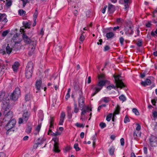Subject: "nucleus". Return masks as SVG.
<instances>
[{
  "mask_svg": "<svg viewBox=\"0 0 157 157\" xmlns=\"http://www.w3.org/2000/svg\"><path fill=\"white\" fill-rule=\"evenodd\" d=\"M5 92L4 91H0V102L2 101V107L3 111V114L6 118L8 116L10 118L12 117V112L9 109V99L4 97L5 95Z\"/></svg>",
  "mask_w": 157,
  "mask_h": 157,
  "instance_id": "nucleus-1",
  "label": "nucleus"
},
{
  "mask_svg": "<svg viewBox=\"0 0 157 157\" xmlns=\"http://www.w3.org/2000/svg\"><path fill=\"white\" fill-rule=\"evenodd\" d=\"M11 115L12 117L11 118H10L9 116H8L6 118V117L4 116V119L6 120L8 118L10 119L5 127V129L7 130V131L6 132V134L7 135H9V132H10L12 131L14 132L17 130V128L15 129L14 128V126L16 123V120L14 119H11L13 117L12 113Z\"/></svg>",
  "mask_w": 157,
  "mask_h": 157,
  "instance_id": "nucleus-2",
  "label": "nucleus"
},
{
  "mask_svg": "<svg viewBox=\"0 0 157 157\" xmlns=\"http://www.w3.org/2000/svg\"><path fill=\"white\" fill-rule=\"evenodd\" d=\"M107 82L106 80H100L98 83L95 85H93L91 86L92 89L94 91L92 94V96H94L98 92L102 89L103 87L105 85Z\"/></svg>",
  "mask_w": 157,
  "mask_h": 157,
  "instance_id": "nucleus-3",
  "label": "nucleus"
},
{
  "mask_svg": "<svg viewBox=\"0 0 157 157\" xmlns=\"http://www.w3.org/2000/svg\"><path fill=\"white\" fill-rule=\"evenodd\" d=\"M22 38L24 43L27 44H30L33 46L32 49H34L36 45V41L32 40L29 37L26 33H23L22 34Z\"/></svg>",
  "mask_w": 157,
  "mask_h": 157,
  "instance_id": "nucleus-4",
  "label": "nucleus"
},
{
  "mask_svg": "<svg viewBox=\"0 0 157 157\" xmlns=\"http://www.w3.org/2000/svg\"><path fill=\"white\" fill-rule=\"evenodd\" d=\"M30 116V113L27 110L23 111L22 117L19 119L18 123L21 124L23 123V121L26 122Z\"/></svg>",
  "mask_w": 157,
  "mask_h": 157,
  "instance_id": "nucleus-5",
  "label": "nucleus"
},
{
  "mask_svg": "<svg viewBox=\"0 0 157 157\" xmlns=\"http://www.w3.org/2000/svg\"><path fill=\"white\" fill-rule=\"evenodd\" d=\"M21 94V91L19 87L16 88L10 95V99L13 101L17 100Z\"/></svg>",
  "mask_w": 157,
  "mask_h": 157,
  "instance_id": "nucleus-6",
  "label": "nucleus"
},
{
  "mask_svg": "<svg viewBox=\"0 0 157 157\" xmlns=\"http://www.w3.org/2000/svg\"><path fill=\"white\" fill-rule=\"evenodd\" d=\"M121 77L120 75H117L114 77V79L116 86L118 87L121 88L124 87L125 85L123 82L120 79Z\"/></svg>",
  "mask_w": 157,
  "mask_h": 157,
  "instance_id": "nucleus-7",
  "label": "nucleus"
},
{
  "mask_svg": "<svg viewBox=\"0 0 157 157\" xmlns=\"http://www.w3.org/2000/svg\"><path fill=\"white\" fill-rule=\"evenodd\" d=\"M54 136V137H53L52 139V140L54 142L53 150L56 152H59L60 151V150L59 148L58 143V139L56 136Z\"/></svg>",
  "mask_w": 157,
  "mask_h": 157,
  "instance_id": "nucleus-8",
  "label": "nucleus"
},
{
  "mask_svg": "<svg viewBox=\"0 0 157 157\" xmlns=\"http://www.w3.org/2000/svg\"><path fill=\"white\" fill-rule=\"evenodd\" d=\"M151 147H155L157 145V137L154 136H151L149 140Z\"/></svg>",
  "mask_w": 157,
  "mask_h": 157,
  "instance_id": "nucleus-9",
  "label": "nucleus"
},
{
  "mask_svg": "<svg viewBox=\"0 0 157 157\" xmlns=\"http://www.w3.org/2000/svg\"><path fill=\"white\" fill-rule=\"evenodd\" d=\"M33 63L32 61L28 62L26 66L25 70L33 72Z\"/></svg>",
  "mask_w": 157,
  "mask_h": 157,
  "instance_id": "nucleus-10",
  "label": "nucleus"
},
{
  "mask_svg": "<svg viewBox=\"0 0 157 157\" xmlns=\"http://www.w3.org/2000/svg\"><path fill=\"white\" fill-rule=\"evenodd\" d=\"M85 99V97L78 98V105L80 108L84 107Z\"/></svg>",
  "mask_w": 157,
  "mask_h": 157,
  "instance_id": "nucleus-11",
  "label": "nucleus"
},
{
  "mask_svg": "<svg viewBox=\"0 0 157 157\" xmlns=\"http://www.w3.org/2000/svg\"><path fill=\"white\" fill-rule=\"evenodd\" d=\"M115 10V6H114L109 4L108 6V12L110 14H112L114 12Z\"/></svg>",
  "mask_w": 157,
  "mask_h": 157,
  "instance_id": "nucleus-12",
  "label": "nucleus"
},
{
  "mask_svg": "<svg viewBox=\"0 0 157 157\" xmlns=\"http://www.w3.org/2000/svg\"><path fill=\"white\" fill-rule=\"evenodd\" d=\"M81 108V110L82 111L81 113V115H84L86 112H89L92 111L91 108L88 106L84 108V107Z\"/></svg>",
  "mask_w": 157,
  "mask_h": 157,
  "instance_id": "nucleus-13",
  "label": "nucleus"
},
{
  "mask_svg": "<svg viewBox=\"0 0 157 157\" xmlns=\"http://www.w3.org/2000/svg\"><path fill=\"white\" fill-rule=\"evenodd\" d=\"M20 64L18 61L15 62L12 66V68L15 72H17L18 70Z\"/></svg>",
  "mask_w": 157,
  "mask_h": 157,
  "instance_id": "nucleus-14",
  "label": "nucleus"
},
{
  "mask_svg": "<svg viewBox=\"0 0 157 157\" xmlns=\"http://www.w3.org/2000/svg\"><path fill=\"white\" fill-rule=\"evenodd\" d=\"M15 44L13 46L12 49L15 51H17L19 50L20 48V41H17L15 42Z\"/></svg>",
  "mask_w": 157,
  "mask_h": 157,
  "instance_id": "nucleus-15",
  "label": "nucleus"
},
{
  "mask_svg": "<svg viewBox=\"0 0 157 157\" xmlns=\"http://www.w3.org/2000/svg\"><path fill=\"white\" fill-rule=\"evenodd\" d=\"M7 21L6 14L5 13H0V22L3 21L4 22L6 23Z\"/></svg>",
  "mask_w": 157,
  "mask_h": 157,
  "instance_id": "nucleus-16",
  "label": "nucleus"
},
{
  "mask_svg": "<svg viewBox=\"0 0 157 157\" xmlns=\"http://www.w3.org/2000/svg\"><path fill=\"white\" fill-rule=\"evenodd\" d=\"M151 83V80L149 79H146L144 81H142L141 82V85L144 86H146L150 85Z\"/></svg>",
  "mask_w": 157,
  "mask_h": 157,
  "instance_id": "nucleus-17",
  "label": "nucleus"
},
{
  "mask_svg": "<svg viewBox=\"0 0 157 157\" xmlns=\"http://www.w3.org/2000/svg\"><path fill=\"white\" fill-rule=\"evenodd\" d=\"M122 0H120V2H121V4H123ZM124 1V9L125 10H127V9H128L129 8V0H123Z\"/></svg>",
  "mask_w": 157,
  "mask_h": 157,
  "instance_id": "nucleus-18",
  "label": "nucleus"
},
{
  "mask_svg": "<svg viewBox=\"0 0 157 157\" xmlns=\"http://www.w3.org/2000/svg\"><path fill=\"white\" fill-rule=\"evenodd\" d=\"M61 133L59 132L58 131H56L55 133L53 132L51 128H49V130L48 132V134L49 135L53 136H57L58 135H60Z\"/></svg>",
  "mask_w": 157,
  "mask_h": 157,
  "instance_id": "nucleus-19",
  "label": "nucleus"
},
{
  "mask_svg": "<svg viewBox=\"0 0 157 157\" xmlns=\"http://www.w3.org/2000/svg\"><path fill=\"white\" fill-rule=\"evenodd\" d=\"M54 118L52 117H50V119L49 121V128L51 129V128H54Z\"/></svg>",
  "mask_w": 157,
  "mask_h": 157,
  "instance_id": "nucleus-20",
  "label": "nucleus"
},
{
  "mask_svg": "<svg viewBox=\"0 0 157 157\" xmlns=\"http://www.w3.org/2000/svg\"><path fill=\"white\" fill-rule=\"evenodd\" d=\"M141 132L139 131L135 130L133 132V136L135 139L141 136Z\"/></svg>",
  "mask_w": 157,
  "mask_h": 157,
  "instance_id": "nucleus-21",
  "label": "nucleus"
},
{
  "mask_svg": "<svg viewBox=\"0 0 157 157\" xmlns=\"http://www.w3.org/2000/svg\"><path fill=\"white\" fill-rule=\"evenodd\" d=\"M25 74L26 77L28 79L31 78L32 76L33 72L25 70Z\"/></svg>",
  "mask_w": 157,
  "mask_h": 157,
  "instance_id": "nucleus-22",
  "label": "nucleus"
},
{
  "mask_svg": "<svg viewBox=\"0 0 157 157\" xmlns=\"http://www.w3.org/2000/svg\"><path fill=\"white\" fill-rule=\"evenodd\" d=\"M114 36V33L112 32H109L108 33H107L105 35L107 39H109L113 37Z\"/></svg>",
  "mask_w": 157,
  "mask_h": 157,
  "instance_id": "nucleus-23",
  "label": "nucleus"
},
{
  "mask_svg": "<svg viewBox=\"0 0 157 157\" xmlns=\"http://www.w3.org/2000/svg\"><path fill=\"white\" fill-rule=\"evenodd\" d=\"M42 83V81L41 80H37L36 83V86L37 89L39 90L40 89Z\"/></svg>",
  "mask_w": 157,
  "mask_h": 157,
  "instance_id": "nucleus-24",
  "label": "nucleus"
},
{
  "mask_svg": "<svg viewBox=\"0 0 157 157\" xmlns=\"http://www.w3.org/2000/svg\"><path fill=\"white\" fill-rule=\"evenodd\" d=\"M111 98L109 97H105L102 98L101 101L105 103H108L110 100Z\"/></svg>",
  "mask_w": 157,
  "mask_h": 157,
  "instance_id": "nucleus-25",
  "label": "nucleus"
},
{
  "mask_svg": "<svg viewBox=\"0 0 157 157\" xmlns=\"http://www.w3.org/2000/svg\"><path fill=\"white\" fill-rule=\"evenodd\" d=\"M115 148L114 146H112L109 149V153L111 155H113L114 154V152L115 151Z\"/></svg>",
  "mask_w": 157,
  "mask_h": 157,
  "instance_id": "nucleus-26",
  "label": "nucleus"
},
{
  "mask_svg": "<svg viewBox=\"0 0 157 157\" xmlns=\"http://www.w3.org/2000/svg\"><path fill=\"white\" fill-rule=\"evenodd\" d=\"M22 24L25 28H30V24L27 21H23Z\"/></svg>",
  "mask_w": 157,
  "mask_h": 157,
  "instance_id": "nucleus-27",
  "label": "nucleus"
},
{
  "mask_svg": "<svg viewBox=\"0 0 157 157\" xmlns=\"http://www.w3.org/2000/svg\"><path fill=\"white\" fill-rule=\"evenodd\" d=\"M6 5L7 7H9L12 5V2L11 0H6Z\"/></svg>",
  "mask_w": 157,
  "mask_h": 157,
  "instance_id": "nucleus-28",
  "label": "nucleus"
},
{
  "mask_svg": "<svg viewBox=\"0 0 157 157\" xmlns=\"http://www.w3.org/2000/svg\"><path fill=\"white\" fill-rule=\"evenodd\" d=\"M6 50L7 53L9 54H10L12 50H13L12 49V48H11L9 46L8 44L7 46L6 47Z\"/></svg>",
  "mask_w": 157,
  "mask_h": 157,
  "instance_id": "nucleus-29",
  "label": "nucleus"
},
{
  "mask_svg": "<svg viewBox=\"0 0 157 157\" xmlns=\"http://www.w3.org/2000/svg\"><path fill=\"white\" fill-rule=\"evenodd\" d=\"M38 116L41 121L43 120L44 114L42 112L40 111L38 113Z\"/></svg>",
  "mask_w": 157,
  "mask_h": 157,
  "instance_id": "nucleus-30",
  "label": "nucleus"
},
{
  "mask_svg": "<svg viewBox=\"0 0 157 157\" xmlns=\"http://www.w3.org/2000/svg\"><path fill=\"white\" fill-rule=\"evenodd\" d=\"M120 110V107L119 105H117L116 108V110L115 111V114H118L119 113Z\"/></svg>",
  "mask_w": 157,
  "mask_h": 157,
  "instance_id": "nucleus-31",
  "label": "nucleus"
},
{
  "mask_svg": "<svg viewBox=\"0 0 157 157\" xmlns=\"http://www.w3.org/2000/svg\"><path fill=\"white\" fill-rule=\"evenodd\" d=\"M32 129V128L31 126L28 125H27V127L26 129L25 132L27 133H29L31 132Z\"/></svg>",
  "mask_w": 157,
  "mask_h": 157,
  "instance_id": "nucleus-32",
  "label": "nucleus"
},
{
  "mask_svg": "<svg viewBox=\"0 0 157 157\" xmlns=\"http://www.w3.org/2000/svg\"><path fill=\"white\" fill-rule=\"evenodd\" d=\"M74 112L75 113H77L79 111V109L77 107V104L76 103L74 104Z\"/></svg>",
  "mask_w": 157,
  "mask_h": 157,
  "instance_id": "nucleus-33",
  "label": "nucleus"
},
{
  "mask_svg": "<svg viewBox=\"0 0 157 157\" xmlns=\"http://www.w3.org/2000/svg\"><path fill=\"white\" fill-rule=\"evenodd\" d=\"M143 41L142 39H139L138 42L136 43L137 46L139 47H140L142 46Z\"/></svg>",
  "mask_w": 157,
  "mask_h": 157,
  "instance_id": "nucleus-34",
  "label": "nucleus"
},
{
  "mask_svg": "<svg viewBox=\"0 0 157 157\" xmlns=\"http://www.w3.org/2000/svg\"><path fill=\"white\" fill-rule=\"evenodd\" d=\"M46 139H44V138H38L37 140V142H40V143H39L40 144V145H41L42 144H43L44 142L45 141Z\"/></svg>",
  "mask_w": 157,
  "mask_h": 157,
  "instance_id": "nucleus-35",
  "label": "nucleus"
},
{
  "mask_svg": "<svg viewBox=\"0 0 157 157\" xmlns=\"http://www.w3.org/2000/svg\"><path fill=\"white\" fill-rule=\"evenodd\" d=\"M26 12L23 10H18V13L21 16H24Z\"/></svg>",
  "mask_w": 157,
  "mask_h": 157,
  "instance_id": "nucleus-36",
  "label": "nucleus"
},
{
  "mask_svg": "<svg viewBox=\"0 0 157 157\" xmlns=\"http://www.w3.org/2000/svg\"><path fill=\"white\" fill-rule=\"evenodd\" d=\"M119 98L120 100L122 101H124L126 100V98L124 95L123 94L120 96L119 97Z\"/></svg>",
  "mask_w": 157,
  "mask_h": 157,
  "instance_id": "nucleus-37",
  "label": "nucleus"
},
{
  "mask_svg": "<svg viewBox=\"0 0 157 157\" xmlns=\"http://www.w3.org/2000/svg\"><path fill=\"white\" fill-rule=\"evenodd\" d=\"M74 147L76 151H78L80 150L81 149L78 147V144L77 143L75 144L74 146Z\"/></svg>",
  "mask_w": 157,
  "mask_h": 157,
  "instance_id": "nucleus-38",
  "label": "nucleus"
},
{
  "mask_svg": "<svg viewBox=\"0 0 157 157\" xmlns=\"http://www.w3.org/2000/svg\"><path fill=\"white\" fill-rule=\"evenodd\" d=\"M71 90V89L70 88L68 89L67 93V94L65 98V99H66L67 100L68 99V98H70V92Z\"/></svg>",
  "mask_w": 157,
  "mask_h": 157,
  "instance_id": "nucleus-39",
  "label": "nucleus"
},
{
  "mask_svg": "<svg viewBox=\"0 0 157 157\" xmlns=\"http://www.w3.org/2000/svg\"><path fill=\"white\" fill-rule=\"evenodd\" d=\"M30 94H28L25 96V100L26 101H29L30 99Z\"/></svg>",
  "mask_w": 157,
  "mask_h": 157,
  "instance_id": "nucleus-40",
  "label": "nucleus"
},
{
  "mask_svg": "<svg viewBox=\"0 0 157 157\" xmlns=\"http://www.w3.org/2000/svg\"><path fill=\"white\" fill-rule=\"evenodd\" d=\"M132 112L134 113L136 115H138L139 114V113L137 109L135 108L133 109Z\"/></svg>",
  "mask_w": 157,
  "mask_h": 157,
  "instance_id": "nucleus-41",
  "label": "nucleus"
},
{
  "mask_svg": "<svg viewBox=\"0 0 157 157\" xmlns=\"http://www.w3.org/2000/svg\"><path fill=\"white\" fill-rule=\"evenodd\" d=\"M99 126L101 128H103L106 126V124L103 122H101Z\"/></svg>",
  "mask_w": 157,
  "mask_h": 157,
  "instance_id": "nucleus-42",
  "label": "nucleus"
},
{
  "mask_svg": "<svg viewBox=\"0 0 157 157\" xmlns=\"http://www.w3.org/2000/svg\"><path fill=\"white\" fill-rule=\"evenodd\" d=\"M83 33H84L83 32H82L81 35V36H80V38H79L80 40V41H81V42H82L84 40V39H85L84 36L82 35V34Z\"/></svg>",
  "mask_w": 157,
  "mask_h": 157,
  "instance_id": "nucleus-43",
  "label": "nucleus"
},
{
  "mask_svg": "<svg viewBox=\"0 0 157 157\" xmlns=\"http://www.w3.org/2000/svg\"><path fill=\"white\" fill-rule=\"evenodd\" d=\"M152 116L154 119L157 118V111H154L152 112Z\"/></svg>",
  "mask_w": 157,
  "mask_h": 157,
  "instance_id": "nucleus-44",
  "label": "nucleus"
},
{
  "mask_svg": "<svg viewBox=\"0 0 157 157\" xmlns=\"http://www.w3.org/2000/svg\"><path fill=\"white\" fill-rule=\"evenodd\" d=\"M79 97L78 98L84 97L83 95V93L82 90H80L78 91Z\"/></svg>",
  "mask_w": 157,
  "mask_h": 157,
  "instance_id": "nucleus-45",
  "label": "nucleus"
},
{
  "mask_svg": "<svg viewBox=\"0 0 157 157\" xmlns=\"http://www.w3.org/2000/svg\"><path fill=\"white\" fill-rule=\"evenodd\" d=\"M75 125L78 127H82L83 128L84 127V125L83 124L77 123Z\"/></svg>",
  "mask_w": 157,
  "mask_h": 157,
  "instance_id": "nucleus-46",
  "label": "nucleus"
},
{
  "mask_svg": "<svg viewBox=\"0 0 157 157\" xmlns=\"http://www.w3.org/2000/svg\"><path fill=\"white\" fill-rule=\"evenodd\" d=\"M65 117V114L64 112H62L61 114L60 119L64 120Z\"/></svg>",
  "mask_w": 157,
  "mask_h": 157,
  "instance_id": "nucleus-47",
  "label": "nucleus"
},
{
  "mask_svg": "<svg viewBox=\"0 0 157 157\" xmlns=\"http://www.w3.org/2000/svg\"><path fill=\"white\" fill-rule=\"evenodd\" d=\"M130 121V120L127 116H126L124 119V122L125 123H127L128 122H129Z\"/></svg>",
  "mask_w": 157,
  "mask_h": 157,
  "instance_id": "nucleus-48",
  "label": "nucleus"
},
{
  "mask_svg": "<svg viewBox=\"0 0 157 157\" xmlns=\"http://www.w3.org/2000/svg\"><path fill=\"white\" fill-rule=\"evenodd\" d=\"M124 31L125 34L128 36H130V29H125Z\"/></svg>",
  "mask_w": 157,
  "mask_h": 157,
  "instance_id": "nucleus-49",
  "label": "nucleus"
},
{
  "mask_svg": "<svg viewBox=\"0 0 157 157\" xmlns=\"http://www.w3.org/2000/svg\"><path fill=\"white\" fill-rule=\"evenodd\" d=\"M112 114L111 113V114H110L109 115H108L106 117V120L108 121H110L111 119V117H112Z\"/></svg>",
  "mask_w": 157,
  "mask_h": 157,
  "instance_id": "nucleus-50",
  "label": "nucleus"
},
{
  "mask_svg": "<svg viewBox=\"0 0 157 157\" xmlns=\"http://www.w3.org/2000/svg\"><path fill=\"white\" fill-rule=\"evenodd\" d=\"M136 125L137 126L136 129V130L140 131L141 129V126L138 123L136 124Z\"/></svg>",
  "mask_w": 157,
  "mask_h": 157,
  "instance_id": "nucleus-51",
  "label": "nucleus"
},
{
  "mask_svg": "<svg viewBox=\"0 0 157 157\" xmlns=\"http://www.w3.org/2000/svg\"><path fill=\"white\" fill-rule=\"evenodd\" d=\"M23 2V6L24 7L28 2V0H21Z\"/></svg>",
  "mask_w": 157,
  "mask_h": 157,
  "instance_id": "nucleus-52",
  "label": "nucleus"
},
{
  "mask_svg": "<svg viewBox=\"0 0 157 157\" xmlns=\"http://www.w3.org/2000/svg\"><path fill=\"white\" fill-rule=\"evenodd\" d=\"M119 41L121 45H123V42L124 41V39L122 37H121L119 38Z\"/></svg>",
  "mask_w": 157,
  "mask_h": 157,
  "instance_id": "nucleus-53",
  "label": "nucleus"
},
{
  "mask_svg": "<svg viewBox=\"0 0 157 157\" xmlns=\"http://www.w3.org/2000/svg\"><path fill=\"white\" fill-rule=\"evenodd\" d=\"M110 47L108 45H106L104 47V51L105 52L107 51L110 49Z\"/></svg>",
  "mask_w": 157,
  "mask_h": 157,
  "instance_id": "nucleus-54",
  "label": "nucleus"
},
{
  "mask_svg": "<svg viewBox=\"0 0 157 157\" xmlns=\"http://www.w3.org/2000/svg\"><path fill=\"white\" fill-rule=\"evenodd\" d=\"M39 143H40V142L39 141L35 144L33 145V148L35 149H36L40 145V144Z\"/></svg>",
  "mask_w": 157,
  "mask_h": 157,
  "instance_id": "nucleus-55",
  "label": "nucleus"
},
{
  "mask_svg": "<svg viewBox=\"0 0 157 157\" xmlns=\"http://www.w3.org/2000/svg\"><path fill=\"white\" fill-rule=\"evenodd\" d=\"M72 117V114L71 112H67V117L69 119H71Z\"/></svg>",
  "mask_w": 157,
  "mask_h": 157,
  "instance_id": "nucleus-56",
  "label": "nucleus"
},
{
  "mask_svg": "<svg viewBox=\"0 0 157 157\" xmlns=\"http://www.w3.org/2000/svg\"><path fill=\"white\" fill-rule=\"evenodd\" d=\"M8 33V30L4 31L3 32V33L2 34V36H5L7 35Z\"/></svg>",
  "mask_w": 157,
  "mask_h": 157,
  "instance_id": "nucleus-57",
  "label": "nucleus"
},
{
  "mask_svg": "<svg viewBox=\"0 0 157 157\" xmlns=\"http://www.w3.org/2000/svg\"><path fill=\"white\" fill-rule=\"evenodd\" d=\"M120 142L121 145L122 146H124V140L123 138H121L120 139Z\"/></svg>",
  "mask_w": 157,
  "mask_h": 157,
  "instance_id": "nucleus-58",
  "label": "nucleus"
},
{
  "mask_svg": "<svg viewBox=\"0 0 157 157\" xmlns=\"http://www.w3.org/2000/svg\"><path fill=\"white\" fill-rule=\"evenodd\" d=\"M41 126V125H38L35 129L36 131L39 132L40 130Z\"/></svg>",
  "mask_w": 157,
  "mask_h": 157,
  "instance_id": "nucleus-59",
  "label": "nucleus"
},
{
  "mask_svg": "<svg viewBox=\"0 0 157 157\" xmlns=\"http://www.w3.org/2000/svg\"><path fill=\"white\" fill-rule=\"evenodd\" d=\"M37 8L36 10V11L35 12L34 15L35 16V17H34V18L35 19V20H36V18H37V15H38V12L37 10Z\"/></svg>",
  "mask_w": 157,
  "mask_h": 157,
  "instance_id": "nucleus-60",
  "label": "nucleus"
},
{
  "mask_svg": "<svg viewBox=\"0 0 157 157\" xmlns=\"http://www.w3.org/2000/svg\"><path fill=\"white\" fill-rule=\"evenodd\" d=\"M107 7V5L105 6L101 10V12L103 13H104L105 12L106 9Z\"/></svg>",
  "mask_w": 157,
  "mask_h": 157,
  "instance_id": "nucleus-61",
  "label": "nucleus"
},
{
  "mask_svg": "<svg viewBox=\"0 0 157 157\" xmlns=\"http://www.w3.org/2000/svg\"><path fill=\"white\" fill-rule=\"evenodd\" d=\"M140 76V78H144L145 76V74L144 73H141Z\"/></svg>",
  "mask_w": 157,
  "mask_h": 157,
  "instance_id": "nucleus-62",
  "label": "nucleus"
},
{
  "mask_svg": "<svg viewBox=\"0 0 157 157\" xmlns=\"http://www.w3.org/2000/svg\"><path fill=\"white\" fill-rule=\"evenodd\" d=\"M64 120L63 119H60V121L59 122V125H62L63 124Z\"/></svg>",
  "mask_w": 157,
  "mask_h": 157,
  "instance_id": "nucleus-63",
  "label": "nucleus"
},
{
  "mask_svg": "<svg viewBox=\"0 0 157 157\" xmlns=\"http://www.w3.org/2000/svg\"><path fill=\"white\" fill-rule=\"evenodd\" d=\"M6 155L3 152H0V157H6Z\"/></svg>",
  "mask_w": 157,
  "mask_h": 157,
  "instance_id": "nucleus-64",
  "label": "nucleus"
}]
</instances>
